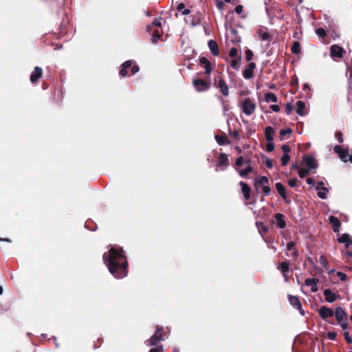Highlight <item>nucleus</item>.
I'll return each mask as SVG.
<instances>
[{
    "label": "nucleus",
    "mask_w": 352,
    "mask_h": 352,
    "mask_svg": "<svg viewBox=\"0 0 352 352\" xmlns=\"http://www.w3.org/2000/svg\"><path fill=\"white\" fill-rule=\"evenodd\" d=\"M344 339L346 340V342L348 343V344H351L352 343V338L349 335V331H345L344 333Z\"/></svg>",
    "instance_id": "53"
},
{
    "label": "nucleus",
    "mask_w": 352,
    "mask_h": 352,
    "mask_svg": "<svg viewBox=\"0 0 352 352\" xmlns=\"http://www.w3.org/2000/svg\"><path fill=\"white\" fill-rule=\"evenodd\" d=\"M103 261L114 277L122 278L127 276L128 263L122 249L111 248L103 254Z\"/></svg>",
    "instance_id": "1"
},
{
    "label": "nucleus",
    "mask_w": 352,
    "mask_h": 352,
    "mask_svg": "<svg viewBox=\"0 0 352 352\" xmlns=\"http://www.w3.org/2000/svg\"><path fill=\"white\" fill-rule=\"evenodd\" d=\"M334 314L338 323H341L343 321H347V314L343 308L341 307H337L334 311Z\"/></svg>",
    "instance_id": "17"
},
{
    "label": "nucleus",
    "mask_w": 352,
    "mask_h": 352,
    "mask_svg": "<svg viewBox=\"0 0 352 352\" xmlns=\"http://www.w3.org/2000/svg\"><path fill=\"white\" fill-rule=\"evenodd\" d=\"M243 7L242 5H238L235 8V12L238 14H240L243 12Z\"/></svg>",
    "instance_id": "60"
},
{
    "label": "nucleus",
    "mask_w": 352,
    "mask_h": 352,
    "mask_svg": "<svg viewBox=\"0 0 352 352\" xmlns=\"http://www.w3.org/2000/svg\"><path fill=\"white\" fill-rule=\"evenodd\" d=\"M241 108L247 116H251L256 109V103L250 98H245L241 102Z\"/></svg>",
    "instance_id": "5"
},
{
    "label": "nucleus",
    "mask_w": 352,
    "mask_h": 352,
    "mask_svg": "<svg viewBox=\"0 0 352 352\" xmlns=\"http://www.w3.org/2000/svg\"><path fill=\"white\" fill-rule=\"evenodd\" d=\"M288 300L292 306L300 311L302 316L305 315V311L302 308V305L300 299L296 296L288 295Z\"/></svg>",
    "instance_id": "12"
},
{
    "label": "nucleus",
    "mask_w": 352,
    "mask_h": 352,
    "mask_svg": "<svg viewBox=\"0 0 352 352\" xmlns=\"http://www.w3.org/2000/svg\"><path fill=\"white\" fill-rule=\"evenodd\" d=\"M230 33L234 36V38L231 40L233 43H239L241 41L240 37L237 36V30L235 28H231Z\"/></svg>",
    "instance_id": "38"
},
{
    "label": "nucleus",
    "mask_w": 352,
    "mask_h": 352,
    "mask_svg": "<svg viewBox=\"0 0 352 352\" xmlns=\"http://www.w3.org/2000/svg\"><path fill=\"white\" fill-rule=\"evenodd\" d=\"M274 129L272 126H267L265 130V139L267 142H272L274 140L273 134L274 133Z\"/></svg>",
    "instance_id": "30"
},
{
    "label": "nucleus",
    "mask_w": 352,
    "mask_h": 352,
    "mask_svg": "<svg viewBox=\"0 0 352 352\" xmlns=\"http://www.w3.org/2000/svg\"><path fill=\"white\" fill-rule=\"evenodd\" d=\"M327 338L331 340H335L337 336V333L333 331H329L327 334Z\"/></svg>",
    "instance_id": "50"
},
{
    "label": "nucleus",
    "mask_w": 352,
    "mask_h": 352,
    "mask_svg": "<svg viewBox=\"0 0 352 352\" xmlns=\"http://www.w3.org/2000/svg\"><path fill=\"white\" fill-rule=\"evenodd\" d=\"M245 60L247 61H250L252 59V57L254 56L252 51L248 49L245 50Z\"/></svg>",
    "instance_id": "48"
},
{
    "label": "nucleus",
    "mask_w": 352,
    "mask_h": 352,
    "mask_svg": "<svg viewBox=\"0 0 352 352\" xmlns=\"http://www.w3.org/2000/svg\"><path fill=\"white\" fill-rule=\"evenodd\" d=\"M259 36L261 39L263 41H270L272 40V36L268 32H263L261 30L259 32Z\"/></svg>",
    "instance_id": "42"
},
{
    "label": "nucleus",
    "mask_w": 352,
    "mask_h": 352,
    "mask_svg": "<svg viewBox=\"0 0 352 352\" xmlns=\"http://www.w3.org/2000/svg\"><path fill=\"white\" fill-rule=\"evenodd\" d=\"M344 52V50L338 45L334 44L330 47V56L332 58H342Z\"/></svg>",
    "instance_id": "13"
},
{
    "label": "nucleus",
    "mask_w": 352,
    "mask_h": 352,
    "mask_svg": "<svg viewBox=\"0 0 352 352\" xmlns=\"http://www.w3.org/2000/svg\"><path fill=\"white\" fill-rule=\"evenodd\" d=\"M208 45L211 53L214 56H217L219 54V47L217 42L214 40H210Z\"/></svg>",
    "instance_id": "28"
},
{
    "label": "nucleus",
    "mask_w": 352,
    "mask_h": 352,
    "mask_svg": "<svg viewBox=\"0 0 352 352\" xmlns=\"http://www.w3.org/2000/svg\"><path fill=\"white\" fill-rule=\"evenodd\" d=\"M298 179L296 178L291 179L288 181V184L291 187H295L297 186Z\"/></svg>",
    "instance_id": "55"
},
{
    "label": "nucleus",
    "mask_w": 352,
    "mask_h": 352,
    "mask_svg": "<svg viewBox=\"0 0 352 352\" xmlns=\"http://www.w3.org/2000/svg\"><path fill=\"white\" fill-rule=\"evenodd\" d=\"M319 282V280L318 278H306L305 280V284L307 286H311V291L312 292H316L318 289V283Z\"/></svg>",
    "instance_id": "23"
},
{
    "label": "nucleus",
    "mask_w": 352,
    "mask_h": 352,
    "mask_svg": "<svg viewBox=\"0 0 352 352\" xmlns=\"http://www.w3.org/2000/svg\"><path fill=\"white\" fill-rule=\"evenodd\" d=\"M195 89L197 91H206L210 88V82H207L203 79H195L192 82Z\"/></svg>",
    "instance_id": "8"
},
{
    "label": "nucleus",
    "mask_w": 352,
    "mask_h": 352,
    "mask_svg": "<svg viewBox=\"0 0 352 352\" xmlns=\"http://www.w3.org/2000/svg\"><path fill=\"white\" fill-rule=\"evenodd\" d=\"M275 219L276 221V225L279 228L283 229L286 227V221L285 220L284 214L281 213H276L275 214Z\"/></svg>",
    "instance_id": "26"
},
{
    "label": "nucleus",
    "mask_w": 352,
    "mask_h": 352,
    "mask_svg": "<svg viewBox=\"0 0 352 352\" xmlns=\"http://www.w3.org/2000/svg\"><path fill=\"white\" fill-rule=\"evenodd\" d=\"M318 314L322 320L327 321L329 318L333 316L334 311L333 309L327 307V306H322L318 309Z\"/></svg>",
    "instance_id": "11"
},
{
    "label": "nucleus",
    "mask_w": 352,
    "mask_h": 352,
    "mask_svg": "<svg viewBox=\"0 0 352 352\" xmlns=\"http://www.w3.org/2000/svg\"><path fill=\"white\" fill-rule=\"evenodd\" d=\"M290 157L289 154H283V156L281 157V163L283 166H286L289 161Z\"/></svg>",
    "instance_id": "47"
},
{
    "label": "nucleus",
    "mask_w": 352,
    "mask_h": 352,
    "mask_svg": "<svg viewBox=\"0 0 352 352\" xmlns=\"http://www.w3.org/2000/svg\"><path fill=\"white\" fill-rule=\"evenodd\" d=\"M43 69L41 67L36 66L30 75V81L32 84L36 83L39 78L42 77Z\"/></svg>",
    "instance_id": "19"
},
{
    "label": "nucleus",
    "mask_w": 352,
    "mask_h": 352,
    "mask_svg": "<svg viewBox=\"0 0 352 352\" xmlns=\"http://www.w3.org/2000/svg\"><path fill=\"white\" fill-rule=\"evenodd\" d=\"M303 162L307 168L312 170L316 169L318 167V164L315 158L311 155H305L303 156Z\"/></svg>",
    "instance_id": "14"
},
{
    "label": "nucleus",
    "mask_w": 352,
    "mask_h": 352,
    "mask_svg": "<svg viewBox=\"0 0 352 352\" xmlns=\"http://www.w3.org/2000/svg\"><path fill=\"white\" fill-rule=\"evenodd\" d=\"M214 85L219 88L223 96L227 97L229 96V88L227 84L226 83L225 80L222 78V76H218L217 82H214Z\"/></svg>",
    "instance_id": "9"
},
{
    "label": "nucleus",
    "mask_w": 352,
    "mask_h": 352,
    "mask_svg": "<svg viewBox=\"0 0 352 352\" xmlns=\"http://www.w3.org/2000/svg\"><path fill=\"white\" fill-rule=\"evenodd\" d=\"M311 170L309 168H300L298 170V175L300 178H304L305 176H307Z\"/></svg>",
    "instance_id": "43"
},
{
    "label": "nucleus",
    "mask_w": 352,
    "mask_h": 352,
    "mask_svg": "<svg viewBox=\"0 0 352 352\" xmlns=\"http://www.w3.org/2000/svg\"><path fill=\"white\" fill-rule=\"evenodd\" d=\"M305 104L301 100H298L296 102V112L299 116H304L306 114L305 111Z\"/></svg>",
    "instance_id": "31"
},
{
    "label": "nucleus",
    "mask_w": 352,
    "mask_h": 352,
    "mask_svg": "<svg viewBox=\"0 0 352 352\" xmlns=\"http://www.w3.org/2000/svg\"><path fill=\"white\" fill-rule=\"evenodd\" d=\"M343 330H346L348 328L347 321H343L341 323H338Z\"/></svg>",
    "instance_id": "63"
},
{
    "label": "nucleus",
    "mask_w": 352,
    "mask_h": 352,
    "mask_svg": "<svg viewBox=\"0 0 352 352\" xmlns=\"http://www.w3.org/2000/svg\"><path fill=\"white\" fill-rule=\"evenodd\" d=\"M329 223H331L332 228L335 232H339L341 222L339 219L335 216H330L329 218Z\"/></svg>",
    "instance_id": "21"
},
{
    "label": "nucleus",
    "mask_w": 352,
    "mask_h": 352,
    "mask_svg": "<svg viewBox=\"0 0 352 352\" xmlns=\"http://www.w3.org/2000/svg\"><path fill=\"white\" fill-rule=\"evenodd\" d=\"M335 136L340 143H342L344 141L343 134L341 131H337Z\"/></svg>",
    "instance_id": "49"
},
{
    "label": "nucleus",
    "mask_w": 352,
    "mask_h": 352,
    "mask_svg": "<svg viewBox=\"0 0 352 352\" xmlns=\"http://www.w3.org/2000/svg\"><path fill=\"white\" fill-rule=\"evenodd\" d=\"M306 182L309 185H314L315 184V182L314 180V179L311 178V177H308L307 179H306Z\"/></svg>",
    "instance_id": "64"
},
{
    "label": "nucleus",
    "mask_w": 352,
    "mask_h": 352,
    "mask_svg": "<svg viewBox=\"0 0 352 352\" xmlns=\"http://www.w3.org/2000/svg\"><path fill=\"white\" fill-rule=\"evenodd\" d=\"M243 163H244V159L242 155L239 156L236 159V162H235L236 166H241L243 165Z\"/></svg>",
    "instance_id": "54"
},
{
    "label": "nucleus",
    "mask_w": 352,
    "mask_h": 352,
    "mask_svg": "<svg viewBox=\"0 0 352 352\" xmlns=\"http://www.w3.org/2000/svg\"><path fill=\"white\" fill-rule=\"evenodd\" d=\"M256 225L257 226V228L260 233L261 232H267L269 230L268 226H265L263 222L257 221L256 223Z\"/></svg>",
    "instance_id": "37"
},
{
    "label": "nucleus",
    "mask_w": 352,
    "mask_h": 352,
    "mask_svg": "<svg viewBox=\"0 0 352 352\" xmlns=\"http://www.w3.org/2000/svg\"><path fill=\"white\" fill-rule=\"evenodd\" d=\"M229 160L226 154L221 153L217 159L216 171L223 170L229 166Z\"/></svg>",
    "instance_id": "10"
},
{
    "label": "nucleus",
    "mask_w": 352,
    "mask_h": 352,
    "mask_svg": "<svg viewBox=\"0 0 352 352\" xmlns=\"http://www.w3.org/2000/svg\"><path fill=\"white\" fill-rule=\"evenodd\" d=\"M149 352H164V349L162 346H157L156 347L152 348ZM173 352H179V351L177 349H174Z\"/></svg>",
    "instance_id": "45"
},
{
    "label": "nucleus",
    "mask_w": 352,
    "mask_h": 352,
    "mask_svg": "<svg viewBox=\"0 0 352 352\" xmlns=\"http://www.w3.org/2000/svg\"><path fill=\"white\" fill-rule=\"evenodd\" d=\"M293 110V106L290 103H287L285 108V111L287 115H289Z\"/></svg>",
    "instance_id": "51"
},
{
    "label": "nucleus",
    "mask_w": 352,
    "mask_h": 352,
    "mask_svg": "<svg viewBox=\"0 0 352 352\" xmlns=\"http://www.w3.org/2000/svg\"><path fill=\"white\" fill-rule=\"evenodd\" d=\"M277 269L280 270L284 277V280L286 283L289 281V272H290V263L288 260L282 261L277 266Z\"/></svg>",
    "instance_id": "7"
},
{
    "label": "nucleus",
    "mask_w": 352,
    "mask_h": 352,
    "mask_svg": "<svg viewBox=\"0 0 352 352\" xmlns=\"http://www.w3.org/2000/svg\"><path fill=\"white\" fill-rule=\"evenodd\" d=\"M200 64L205 68V74L209 75L211 73L212 67L210 62L206 57H201L199 60Z\"/></svg>",
    "instance_id": "24"
},
{
    "label": "nucleus",
    "mask_w": 352,
    "mask_h": 352,
    "mask_svg": "<svg viewBox=\"0 0 352 352\" xmlns=\"http://www.w3.org/2000/svg\"><path fill=\"white\" fill-rule=\"evenodd\" d=\"M215 140L217 144L220 146L228 145L230 144V142L226 135H216Z\"/></svg>",
    "instance_id": "27"
},
{
    "label": "nucleus",
    "mask_w": 352,
    "mask_h": 352,
    "mask_svg": "<svg viewBox=\"0 0 352 352\" xmlns=\"http://www.w3.org/2000/svg\"><path fill=\"white\" fill-rule=\"evenodd\" d=\"M337 275L341 280H345L346 279V275L342 272H339Z\"/></svg>",
    "instance_id": "61"
},
{
    "label": "nucleus",
    "mask_w": 352,
    "mask_h": 352,
    "mask_svg": "<svg viewBox=\"0 0 352 352\" xmlns=\"http://www.w3.org/2000/svg\"><path fill=\"white\" fill-rule=\"evenodd\" d=\"M139 70V66L133 60H129L122 64L119 73L121 76L126 77L135 74Z\"/></svg>",
    "instance_id": "2"
},
{
    "label": "nucleus",
    "mask_w": 352,
    "mask_h": 352,
    "mask_svg": "<svg viewBox=\"0 0 352 352\" xmlns=\"http://www.w3.org/2000/svg\"><path fill=\"white\" fill-rule=\"evenodd\" d=\"M333 151L338 155L342 161L344 162H350L352 163V155L349 154V151L347 149L342 148L340 145H336L334 146Z\"/></svg>",
    "instance_id": "6"
},
{
    "label": "nucleus",
    "mask_w": 352,
    "mask_h": 352,
    "mask_svg": "<svg viewBox=\"0 0 352 352\" xmlns=\"http://www.w3.org/2000/svg\"><path fill=\"white\" fill-rule=\"evenodd\" d=\"M254 186L258 192L262 190L264 196H267L271 192L269 179L265 176H261L254 181Z\"/></svg>",
    "instance_id": "3"
},
{
    "label": "nucleus",
    "mask_w": 352,
    "mask_h": 352,
    "mask_svg": "<svg viewBox=\"0 0 352 352\" xmlns=\"http://www.w3.org/2000/svg\"><path fill=\"white\" fill-rule=\"evenodd\" d=\"M253 170L251 166H248L245 169L240 170L239 174L241 177H246L247 175Z\"/></svg>",
    "instance_id": "35"
},
{
    "label": "nucleus",
    "mask_w": 352,
    "mask_h": 352,
    "mask_svg": "<svg viewBox=\"0 0 352 352\" xmlns=\"http://www.w3.org/2000/svg\"><path fill=\"white\" fill-rule=\"evenodd\" d=\"M231 135L235 138L236 140H240L241 139V136H240V134L239 133V131L237 130H234L232 133H231Z\"/></svg>",
    "instance_id": "56"
},
{
    "label": "nucleus",
    "mask_w": 352,
    "mask_h": 352,
    "mask_svg": "<svg viewBox=\"0 0 352 352\" xmlns=\"http://www.w3.org/2000/svg\"><path fill=\"white\" fill-rule=\"evenodd\" d=\"M291 51L294 54H299L301 52L300 44L298 41H294L291 47Z\"/></svg>",
    "instance_id": "33"
},
{
    "label": "nucleus",
    "mask_w": 352,
    "mask_h": 352,
    "mask_svg": "<svg viewBox=\"0 0 352 352\" xmlns=\"http://www.w3.org/2000/svg\"><path fill=\"white\" fill-rule=\"evenodd\" d=\"M265 100L266 102H276L278 98L274 93L267 92L265 94Z\"/></svg>",
    "instance_id": "32"
},
{
    "label": "nucleus",
    "mask_w": 352,
    "mask_h": 352,
    "mask_svg": "<svg viewBox=\"0 0 352 352\" xmlns=\"http://www.w3.org/2000/svg\"><path fill=\"white\" fill-rule=\"evenodd\" d=\"M319 262L326 270L329 269V262L325 256L321 255L319 258Z\"/></svg>",
    "instance_id": "39"
},
{
    "label": "nucleus",
    "mask_w": 352,
    "mask_h": 352,
    "mask_svg": "<svg viewBox=\"0 0 352 352\" xmlns=\"http://www.w3.org/2000/svg\"><path fill=\"white\" fill-rule=\"evenodd\" d=\"M324 299L327 302H333L336 301L340 296L338 294L333 293L330 289H325L323 292Z\"/></svg>",
    "instance_id": "18"
},
{
    "label": "nucleus",
    "mask_w": 352,
    "mask_h": 352,
    "mask_svg": "<svg viewBox=\"0 0 352 352\" xmlns=\"http://www.w3.org/2000/svg\"><path fill=\"white\" fill-rule=\"evenodd\" d=\"M162 17L155 19L153 20V21L152 22V24L151 25L147 26V31L150 32L152 30V27L153 26L161 27V25H162Z\"/></svg>",
    "instance_id": "34"
},
{
    "label": "nucleus",
    "mask_w": 352,
    "mask_h": 352,
    "mask_svg": "<svg viewBox=\"0 0 352 352\" xmlns=\"http://www.w3.org/2000/svg\"><path fill=\"white\" fill-rule=\"evenodd\" d=\"M241 56H239L234 59H232L230 62V65L232 66V67L235 69V70H238L239 68V65H240V62H241Z\"/></svg>",
    "instance_id": "36"
},
{
    "label": "nucleus",
    "mask_w": 352,
    "mask_h": 352,
    "mask_svg": "<svg viewBox=\"0 0 352 352\" xmlns=\"http://www.w3.org/2000/svg\"><path fill=\"white\" fill-rule=\"evenodd\" d=\"M274 145L272 143V142H267V143L266 144L267 151L272 152L274 151Z\"/></svg>",
    "instance_id": "52"
},
{
    "label": "nucleus",
    "mask_w": 352,
    "mask_h": 352,
    "mask_svg": "<svg viewBox=\"0 0 352 352\" xmlns=\"http://www.w3.org/2000/svg\"><path fill=\"white\" fill-rule=\"evenodd\" d=\"M164 328L157 325L154 334L149 339L145 341V344L149 346H157V344L164 339Z\"/></svg>",
    "instance_id": "4"
},
{
    "label": "nucleus",
    "mask_w": 352,
    "mask_h": 352,
    "mask_svg": "<svg viewBox=\"0 0 352 352\" xmlns=\"http://www.w3.org/2000/svg\"><path fill=\"white\" fill-rule=\"evenodd\" d=\"M292 132V130L289 128L281 129L280 131V137L281 140H284L285 138V135H289Z\"/></svg>",
    "instance_id": "41"
},
{
    "label": "nucleus",
    "mask_w": 352,
    "mask_h": 352,
    "mask_svg": "<svg viewBox=\"0 0 352 352\" xmlns=\"http://www.w3.org/2000/svg\"><path fill=\"white\" fill-rule=\"evenodd\" d=\"M316 190H317L318 196L322 199H324L327 197V193L329 192V190L327 188L324 187V183L323 182H319L317 184L316 187Z\"/></svg>",
    "instance_id": "16"
},
{
    "label": "nucleus",
    "mask_w": 352,
    "mask_h": 352,
    "mask_svg": "<svg viewBox=\"0 0 352 352\" xmlns=\"http://www.w3.org/2000/svg\"><path fill=\"white\" fill-rule=\"evenodd\" d=\"M316 33L320 38H324L327 36V32L325 30L322 28H319L316 29Z\"/></svg>",
    "instance_id": "44"
},
{
    "label": "nucleus",
    "mask_w": 352,
    "mask_h": 352,
    "mask_svg": "<svg viewBox=\"0 0 352 352\" xmlns=\"http://www.w3.org/2000/svg\"><path fill=\"white\" fill-rule=\"evenodd\" d=\"M229 56L232 58H237L238 56V50L236 47H232L230 50Z\"/></svg>",
    "instance_id": "46"
},
{
    "label": "nucleus",
    "mask_w": 352,
    "mask_h": 352,
    "mask_svg": "<svg viewBox=\"0 0 352 352\" xmlns=\"http://www.w3.org/2000/svg\"><path fill=\"white\" fill-rule=\"evenodd\" d=\"M265 165L268 168H271L273 166V161L271 159H266L265 161Z\"/></svg>",
    "instance_id": "58"
},
{
    "label": "nucleus",
    "mask_w": 352,
    "mask_h": 352,
    "mask_svg": "<svg viewBox=\"0 0 352 352\" xmlns=\"http://www.w3.org/2000/svg\"><path fill=\"white\" fill-rule=\"evenodd\" d=\"M276 189L279 194V195L283 199H286L287 198V192L285 186L281 183L276 184Z\"/></svg>",
    "instance_id": "29"
},
{
    "label": "nucleus",
    "mask_w": 352,
    "mask_h": 352,
    "mask_svg": "<svg viewBox=\"0 0 352 352\" xmlns=\"http://www.w3.org/2000/svg\"><path fill=\"white\" fill-rule=\"evenodd\" d=\"M239 185L241 187V192L243 195L244 199L245 200H249L250 199V192L251 188L248 184L244 182H240Z\"/></svg>",
    "instance_id": "22"
},
{
    "label": "nucleus",
    "mask_w": 352,
    "mask_h": 352,
    "mask_svg": "<svg viewBox=\"0 0 352 352\" xmlns=\"http://www.w3.org/2000/svg\"><path fill=\"white\" fill-rule=\"evenodd\" d=\"M270 109L274 112H278L280 111V107L277 104L271 105Z\"/></svg>",
    "instance_id": "62"
},
{
    "label": "nucleus",
    "mask_w": 352,
    "mask_h": 352,
    "mask_svg": "<svg viewBox=\"0 0 352 352\" xmlns=\"http://www.w3.org/2000/svg\"><path fill=\"white\" fill-rule=\"evenodd\" d=\"M296 243L294 241H289L287 244V250L290 252V254L287 253V256H292L294 261L296 260L298 256H299V253L298 250L296 248Z\"/></svg>",
    "instance_id": "15"
},
{
    "label": "nucleus",
    "mask_w": 352,
    "mask_h": 352,
    "mask_svg": "<svg viewBox=\"0 0 352 352\" xmlns=\"http://www.w3.org/2000/svg\"><path fill=\"white\" fill-rule=\"evenodd\" d=\"M256 68L255 63H250L243 72V76L245 79H250L254 76V69Z\"/></svg>",
    "instance_id": "20"
},
{
    "label": "nucleus",
    "mask_w": 352,
    "mask_h": 352,
    "mask_svg": "<svg viewBox=\"0 0 352 352\" xmlns=\"http://www.w3.org/2000/svg\"><path fill=\"white\" fill-rule=\"evenodd\" d=\"M338 241L340 243H344L346 248H349L352 245V239L350 235L347 233L343 234L338 239Z\"/></svg>",
    "instance_id": "25"
},
{
    "label": "nucleus",
    "mask_w": 352,
    "mask_h": 352,
    "mask_svg": "<svg viewBox=\"0 0 352 352\" xmlns=\"http://www.w3.org/2000/svg\"><path fill=\"white\" fill-rule=\"evenodd\" d=\"M161 38V34H160L159 30H154L152 34L151 41L153 43H156Z\"/></svg>",
    "instance_id": "40"
},
{
    "label": "nucleus",
    "mask_w": 352,
    "mask_h": 352,
    "mask_svg": "<svg viewBox=\"0 0 352 352\" xmlns=\"http://www.w3.org/2000/svg\"><path fill=\"white\" fill-rule=\"evenodd\" d=\"M217 7L219 10H223L224 8V3L221 1H217Z\"/></svg>",
    "instance_id": "59"
},
{
    "label": "nucleus",
    "mask_w": 352,
    "mask_h": 352,
    "mask_svg": "<svg viewBox=\"0 0 352 352\" xmlns=\"http://www.w3.org/2000/svg\"><path fill=\"white\" fill-rule=\"evenodd\" d=\"M281 149L283 151L284 154H288L290 152V148L287 144L282 145Z\"/></svg>",
    "instance_id": "57"
}]
</instances>
